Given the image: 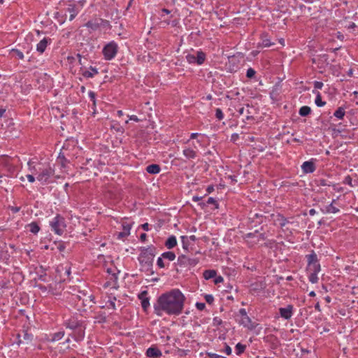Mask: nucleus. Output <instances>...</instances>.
<instances>
[{
    "label": "nucleus",
    "instance_id": "1",
    "mask_svg": "<svg viewBox=\"0 0 358 358\" xmlns=\"http://www.w3.org/2000/svg\"><path fill=\"white\" fill-rule=\"evenodd\" d=\"M185 296L179 289H173L161 294L154 303V313L162 316L165 313L168 315H179L184 308Z\"/></svg>",
    "mask_w": 358,
    "mask_h": 358
},
{
    "label": "nucleus",
    "instance_id": "2",
    "mask_svg": "<svg viewBox=\"0 0 358 358\" xmlns=\"http://www.w3.org/2000/svg\"><path fill=\"white\" fill-rule=\"evenodd\" d=\"M139 250L141 253L138 257V260L141 266L140 270L148 275H153L155 272L152 267L157 252L156 247L152 245L148 247H140Z\"/></svg>",
    "mask_w": 358,
    "mask_h": 358
},
{
    "label": "nucleus",
    "instance_id": "3",
    "mask_svg": "<svg viewBox=\"0 0 358 358\" xmlns=\"http://www.w3.org/2000/svg\"><path fill=\"white\" fill-rule=\"evenodd\" d=\"M50 226L52 231L55 234L62 235L66 227L65 219L59 214H57V215L50 222Z\"/></svg>",
    "mask_w": 358,
    "mask_h": 358
},
{
    "label": "nucleus",
    "instance_id": "4",
    "mask_svg": "<svg viewBox=\"0 0 358 358\" xmlns=\"http://www.w3.org/2000/svg\"><path fill=\"white\" fill-rule=\"evenodd\" d=\"M117 50L118 47L115 42L111 41L107 43L102 50L104 59L106 60L113 59L116 56Z\"/></svg>",
    "mask_w": 358,
    "mask_h": 358
},
{
    "label": "nucleus",
    "instance_id": "5",
    "mask_svg": "<svg viewBox=\"0 0 358 358\" xmlns=\"http://www.w3.org/2000/svg\"><path fill=\"white\" fill-rule=\"evenodd\" d=\"M55 174V170L51 167L44 169H39L37 175V180L42 184H47L49 182V179Z\"/></svg>",
    "mask_w": 358,
    "mask_h": 358
},
{
    "label": "nucleus",
    "instance_id": "6",
    "mask_svg": "<svg viewBox=\"0 0 358 358\" xmlns=\"http://www.w3.org/2000/svg\"><path fill=\"white\" fill-rule=\"evenodd\" d=\"M186 60L189 64L201 65L204 63L206 55L203 51H197L196 55L187 54L185 56Z\"/></svg>",
    "mask_w": 358,
    "mask_h": 358
},
{
    "label": "nucleus",
    "instance_id": "7",
    "mask_svg": "<svg viewBox=\"0 0 358 358\" xmlns=\"http://www.w3.org/2000/svg\"><path fill=\"white\" fill-rule=\"evenodd\" d=\"M198 263V258H189L185 255H179L177 259V264L180 266H195Z\"/></svg>",
    "mask_w": 358,
    "mask_h": 358
},
{
    "label": "nucleus",
    "instance_id": "8",
    "mask_svg": "<svg viewBox=\"0 0 358 358\" xmlns=\"http://www.w3.org/2000/svg\"><path fill=\"white\" fill-rule=\"evenodd\" d=\"M315 159H310L304 162L301 165V170L303 173H313L316 170Z\"/></svg>",
    "mask_w": 358,
    "mask_h": 358
},
{
    "label": "nucleus",
    "instance_id": "9",
    "mask_svg": "<svg viewBox=\"0 0 358 358\" xmlns=\"http://www.w3.org/2000/svg\"><path fill=\"white\" fill-rule=\"evenodd\" d=\"M108 23V21L104 20L103 19H95L92 20H89L85 26L87 28L90 29L92 31L97 30L101 26L105 25V24Z\"/></svg>",
    "mask_w": 358,
    "mask_h": 358
},
{
    "label": "nucleus",
    "instance_id": "10",
    "mask_svg": "<svg viewBox=\"0 0 358 358\" xmlns=\"http://www.w3.org/2000/svg\"><path fill=\"white\" fill-rule=\"evenodd\" d=\"M85 325L83 324L78 329L73 331V333L70 334L76 341L80 342L85 338Z\"/></svg>",
    "mask_w": 358,
    "mask_h": 358
},
{
    "label": "nucleus",
    "instance_id": "11",
    "mask_svg": "<svg viewBox=\"0 0 358 358\" xmlns=\"http://www.w3.org/2000/svg\"><path fill=\"white\" fill-rule=\"evenodd\" d=\"M293 310V305L289 304L285 308H280L279 314L282 318L288 320L292 317Z\"/></svg>",
    "mask_w": 358,
    "mask_h": 358
},
{
    "label": "nucleus",
    "instance_id": "12",
    "mask_svg": "<svg viewBox=\"0 0 358 358\" xmlns=\"http://www.w3.org/2000/svg\"><path fill=\"white\" fill-rule=\"evenodd\" d=\"M84 323L82 321L77 320L76 318H70L64 322V326L66 329H69L72 331L78 329Z\"/></svg>",
    "mask_w": 358,
    "mask_h": 358
},
{
    "label": "nucleus",
    "instance_id": "13",
    "mask_svg": "<svg viewBox=\"0 0 358 358\" xmlns=\"http://www.w3.org/2000/svg\"><path fill=\"white\" fill-rule=\"evenodd\" d=\"M148 294V291L144 290L138 296V299L141 300L142 308L145 312H146L150 307V299L147 296Z\"/></svg>",
    "mask_w": 358,
    "mask_h": 358
},
{
    "label": "nucleus",
    "instance_id": "14",
    "mask_svg": "<svg viewBox=\"0 0 358 358\" xmlns=\"http://www.w3.org/2000/svg\"><path fill=\"white\" fill-rule=\"evenodd\" d=\"M50 43H51V39L50 38H48V37L43 38L36 45L37 52H38L40 54H43L45 52L48 45H49Z\"/></svg>",
    "mask_w": 358,
    "mask_h": 358
},
{
    "label": "nucleus",
    "instance_id": "15",
    "mask_svg": "<svg viewBox=\"0 0 358 358\" xmlns=\"http://www.w3.org/2000/svg\"><path fill=\"white\" fill-rule=\"evenodd\" d=\"M145 355L150 358H158L162 355V353L157 347L151 346L146 350Z\"/></svg>",
    "mask_w": 358,
    "mask_h": 358
},
{
    "label": "nucleus",
    "instance_id": "16",
    "mask_svg": "<svg viewBox=\"0 0 358 358\" xmlns=\"http://www.w3.org/2000/svg\"><path fill=\"white\" fill-rule=\"evenodd\" d=\"M239 324L243 325L244 327H247L250 330H253L257 326L252 322L251 319L248 315L246 316H243V317L241 318V320L239 321Z\"/></svg>",
    "mask_w": 358,
    "mask_h": 358
},
{
    "label": "nucleus",
    "instance_id": "17",
    "mask_svg": "<svg viewBox=\"0 0 358 358\" xmlns=\"http://www.w3.org/2000/svg\"><path fill=\"white\" fill-rule=\"evenodd\" d=\"M271 216L274 217V224H279L280 227H283L289 223L288 220L281 214H277L276 215L272 214Z\"/></svg>",
    "mask_w": 358,
    "mask_h": 358
},
{
    "label": "nucleus",
    "instance_id": "18",
    "mask_svg": "<svg viewBox=\"0 0 358 358\" xmlns=\"http://www.w3.org/2000/svg\"><path fill=\"white\" fill-rule=\"evenodd\" d=\"M250 106L249 104L246 105V108L242 107L238 110V112L240 115L245 116V120H255L254 117L251 115V112L250 111Z\"/></svg>",
    "mask_w": 358,
    "mask_h": 358
},
{
    "label": "nucleus",
    "instance_id": "19",
    "mask_svg": "<svg viewBox=\"0 0 358 358\" xmlns=\"http://www.w3.org/2000/svg\"><path fill=\"white\" fill-rule=\"evenodd\" d=\"M131 227L129 224L123 223L122 224L123 230H122V231L119 232L117 234V238L118 239H120V238L128 236L130 234Z\"/></svg>",
    "mask_w": 358,
    "mask_h": 358
},
{
    "label": "nucleus",
    "instance_id": "20",
    "mask_svg": "<svg viewBox=\"0 0 358 358\" xmlns=\"http://www.w3.org/2000/svg\"><path fill=\"white\" fill-rule=\"evenodd\" d=\"M317 61L319 62V68H322L325 65L329 64V55L327 54H322L317 57Z\"/></svg>",
    "mask_w": 358,
    "mask_h": 358
},
{
    "label": "nucleus",
    "instance_id": "21",
    "mask_svg": "<svg viewBox=\"0 0 358 358\" xmlns=\"http://www.w3.org/2000/svg\"><path fill=\"white\" fill-rule=\"evenodd\" d=\"M90 70H85L82 75L83 77L86 78H93L95 75L99 73L98 69L96 67H93L92 66H90Z\"/></svg>",
    "mask_w": 358,
    "mask_h": 358
},
{
    "label": "nucleus",
    "instance_id": "22",
    "mask_svg": "<svg viewBox=\"0 0 358 358\" xmlns=\"http://www.w3.org/2000/svg\"><path fill=\"white\" fill-rule=\"evenodd\" d=\"M67 11L70 13L69 20L72 21L78 13V9L76 5L69 4Z\"/></svg>",
    "mask_w": 358,
    "mask_h": 358
},
{
    "label": "nucleus",
    "instance_id": "23",
    "mask_svg": "<svg viewBox=\"0 0 358 358\" xmlns=\"http://www.w3.org/2000/svg\"><path fill=\"white\" fill-rule=\"evenodd\" d=\"M182 153L184 156L188 159H195L197 156L196 152L190 148H186L183 150Z\"/></svg>",
    "mask_w": 358,
    "mask_h": 358
},
{
    "label": "nucleus",
    "instance_id": "24",
    "mask_svg": "<svg viewBox=\"0 0 358 358\" xmlns=\"http://www.w3.org/2000/svg\"><path fill=\"white\" fill-rule=\"evenodd\" d=\"M307 259L308 265H312L313 264H315L319 262L317 256L314 250H312L310 254L307 255L306 256Z\"/></svg>",
    "mask_w": 358,
    "mask_h": 358
},
{
    "label": "nucleus",
    "instance_id": "25",
    "mask_svg": "<svg viewBox=\"0 0 358 358\" xmlns=\"http://www.w3.org/2000/svg\"><path fill=\"white\" fill-rule=\"evenodd\" d=\"M161 167L156 164H150L146 167V171L150 174H157L160 172Z\"/></svg>",
    "mask_w": 358,
    "mask_h": 358
},
{
    "label": "nucleus",
    "instance_id": "26",
    "mask_svg": "<svg viewBox=\"0 0 358 358\" xmlns=\"http://www.w3.org/2000/svg\"><path fill=\"white\" fill-rule=\"evenodd\" d=\"M165 246L168 249H172L177 245V240L175 236H170L165 242Z\"/></svg>",
    "mask_w": 358,
    "mask_h": 358
},
{
    "label": "nucleus",
    "instance_id": "27",
    "mask_svg": "<svg viewBox=\"0 0 358 358\" xmlns=\"http://www.w3.org/2000/svg\"><path fill=\"white\" fill-rule=\"evenodd\" d=\"M26 228L34 234H36L40 231V227L36 222H32L26 225Z\"/></svg>",
    "mask_w": 358,
    "mask_h": 358
},
{
    "label": "nucleus",
    "instance_id": "28",
    "mask_svg": "<svg viewBox=\"0 0 358 358\" xmlns=\"http://www.w3.org/2000/svg\"><path fill=\"white\" fill-rule=\"evenodd\" d=\"M321 210L323 213H336L339 212V209L333 205V202L325 206L324 208H322Z\"/></svg>",
    "mask_w": 358,
    "mask_h": 358
},
{
    "label": "nucleus",
    "instance_id": "29",
    "mask_svg": "<svg viewBox=\"0 0 358 358\" xmlns=\"http://www.w3.org/2000/svg\"><path fill=\"white\" fill-rule=\"evenodd\" d=\"M117 273H113L108 278V281H107L105 285H104V287H107L110 285H111L113 284V287H115V285L117 284Z\"/></svg>",
    "mask_w": 358,
    "mask_h": 358
},
{
    "label": "nucleus",
    "instance_id": "30",
    "mask_svg": "<svg viewBox=\"0 0 358 358\" xmlns=\"http://www.w3.org/2000/svg\"><path fill=\"white\" fill-rule=\"evenodd\" d=\"M313 93L316 94V97H315V103L316 106L318 107L324 106L326 104V102L323 101L322 100L321 94L318 91H316V90H313Z\"/></svg>",
    "mask_w": 358,
    "mask_h": 358
},
{
    "label": "nucleus",
    "instance_id": "31",
    "mask_svg": "<svg viewBox=\"0 0 358 358\" xmlns=\"http://www.w3.org/2000/svg\"><path fill=\"white\" fill-rule=\"evenodd\" d=\"M217 271L213 269L205 270L203 276L206 280H210L216 277Z\"/></svg>",
    "mask_w": 358,
    "mask_h": 358
},
{
    "label": "nucleus",
    "instance_id": "32",
    "mask_svg": "<svg viewBox=\"0 0 358 358\" xmlns=\"http://www.w3.org/2000/svg\"><path fill=\"white\" fill-rule=\"evenodd\" d=\"M64 331H59L58 332L51 334V338L50 339L52 342H55L61 340L64 336Z\"/></svg>",
    "mask_w": 358,
    "mask_h": 358
},
{
    "label": "nucleus",
    "instance_id": "33",
    "mask_svg": "<svg viewBox=\"0 0 358 358\" xmlns=\"http://www.w3.org/2000/svg\"><path fill=\"white\" fill-rule=\"evenodd\" d=\"M268 34L266 33H263L261 35V38H262V46L264 47H270L271 45H273V43H272L270 41L269 38H268Z\"/></svg>",
    "mask_w": 358,
    "mask_h": 358
},
{
    "label": "nucleus",
    "instance_id": "34",
    "mask_svg": "<svg viewBox=\"0 0 358 358\" xmlns=\"http://www.w3.org/2000/svg\"><path fill=\"white\" fill-rule=\"evenodd\" d=\"M311 113V108L309 106H303L299 108V114L302 117L308 116Z\"/></svg>",
    "mask_w": 358,
    "mask_h": 358
},
{
    "label": "nucleus",
    "instance_id": "35",
    "mask_svg": "<svg viewBox=\"0 0 358 358\" xmlns=\"http://www.w3.org/2000/svg\"><path fill=\"white\" fill-rule=\"evenodd\" d=\"M246 349V345L241 343H238L235 346V352L237 355H242Z\"/></svg>",
    "mask_w": 358,
    "mask_h": 358
},
{
    "label": "nucleus",
    "instance_id": "36",
    "mask_svg": "<svg viewBox=\"0 0 358 358\" xmlns=\"http://www.w3.org/2000/svg\"><path fill=\"white\" fill-rule=\"evenodd\" d=\"M345 114V109L343 107H339L334 113V116L339 120H343Z\"/></svg>",
    "mask_w": 358,
    "mask_h": 358
},
{
    "label": "nucleus",
    "instance_id": "37",
    "mask_svg": "<svg viewBox=\"0 0 358 358\" xmlns=\"http://www.w3.org/2000/svg\"><path fill=\"white\" fill-rule=\"evenodd\" d=\"M162 257L169 261H173L176 259V255L173 252H164L162 254Z\"/></svg>",
    "mask_w": 358,
    "mask_h": 358
},
{
    "label": "nucleus",
    "instance_id": "38",
    "mask_svg": "<svg viewBox=\"0 0 358 358\" xmlns=\"http://www.w3.org/2000/svg\"><path fill=\"white\" fill-rule=\"evenodd\" d=\"M23 339L27 343H29L33 340V334H29L27 330L23 331Z\"/></svg>",
    "mask_w": 358,
    "mask_h": 358
},
{
    "label": "nucleus",
    "instance_id": "39",
    "mask_svg": "<svg viewBox=\"0 0 358 358\" xmlns=\"http://www.w3.org/2000/svg\"><path fill=\"white\" fill-rule=\"evenodd\" d=\"M180 238L183 249L187 251L189 247L188 237L187 236H182Z\"/></svg>",
    "mask_w": 358,
    "mask_h": 358
},
{
    "label": "nucleus",
    "instance_id": "40",
    "mask_svg": "<svg viewBox=\"0 0 358 358\" xmlns=\"http://www.w3.org/2000/svg\"><path fill=\"white\" fill-rule=\"evenodd\" d=\"M310 267V269L313 271V273H318L320 271V264L318 262L315 264H313L312 265L308 266Z\"/></svg>",
    "mask_w": 358,
    "mask_h": 358
},
{
    "label": "nucleus",
    "instance_id": "41",
    "mask_svg": "<svg viewBox=\"0 0 358 358\" xmlns=\"http://www.w3.org/2000/svg\"><path fill=\"white\" fill-rule=\"evenodd\" d=\"M58 159L61 162L62 166L64 167L66 166V163L69 162V161L65 157L64 155L62 152L59 154Z\"/></svg>",
    "mask_w": 358,
    "mask_h": 358
},
{
    "label": "nucleus",
    "instance_id": "42",
    "mask_svg": "<svg viewBox=\"0 0 358 358\" xmlns=\"http://www.w3.org/2000/svg\"><path fill=\"white\" fill-rule=\"evenodd\" d=\"M309 281L312 283H317L318 282V277L317 273H311L308 276Z\"/></svg>",
    "mask_w": 358,
    "mask_h": 358
},
{
    "label": "nucleus",
    "instance_id": "43",
    "mask_svg": "<svg viewBox=\"0 0 358 358\" xmlns=\"http://www.w3.org/2000/svg\"><path fill=\"white\" fill-rule=\"evenodd\" d=\"M235 59V57L234 56H231L229 58V69L230 70V71H236V69L237 68V66H235L234 64L231 65V63L234 62V60Z\"/></svg>",
    "mask_w": 358,
    "mask_h": 358
},
{
    "label": "nucleus",
    "instance_id": "44",
    "mask_svg": "<svg viewBox=\"0 0 358 358\" xmlns=\"http://www.w3.org/2000/svg\"><path fill=\"white\" fill-rule=\"evenodd\" d=\"M215 117L216 118H217L219 120H222L223 118H224V114H223V112L222 110L217 108H216L215 110Z\"/></svg>",
    "mask_w": 358,
    "mask_h": 358
},
{
    "label": "nucleus",
    "instance_id": "45",
    "mask_svg": "<svg viewBox=\"0 0 358 358\" xmlns=\"http://www.w3.org/2000/svg\"><path fill=\"white\" fill-rule=\"evenodd\" d=\"M256 74V71L252 68H249L246 72V77L248 78H252Z\"/></svg>",
    "mask_w": 358,
    "mask_h": 358
},
{
    "label": "nucleus",
    "instance_id": "46",
    "mask_svg": "<svg viewBox=\"0 0 358 358\" xmlns=\"http://www.w3.org/2000/svg\"><path fill=\"white\" fill-rule=\"evenodd\" d=\"M12 52L13 54H15L16 55V57H18V59H24V55H23L22 52H21L20 50H19L17 49H13Z\"/></svg>",
    "mask_w": 358,
    "mask_h": 358
},
{
    "label": "nucleus",
    "instance_id": "47",
    "mask_svg": "<svg viewBox=\"0 0 358 358\" xmlns=\"http://www.w3.org/2000/svg\"><path fill=\"white\" fill-rule=\"evenodd\" d=\"M204 298H205V300L208 303V304H212L214 301V297L213 295L211 294H206L204 296Z\"/></svg>",
    "mask_w": 358,
    "mask_h": 358
},
{
    "label": "nucleus",
    "instance_id": "48",
    "mask_svg": "<svg viewBox=\"0 0 358 358\" xmlns=\"http://www.w3.org/2000/svg\"><path fill=\"white\" fill-rule=\"evenodd\" d=\"M157 264L160 268H163L165 267V264L163 261V257H162V256L158 257L157 260Z\"/></svg>",
    "mask_w": 358,
    "mask_h": 358
},
{
    "label": "nucleus",
    "instance_id": "49",
    "mask_svg": "<svg viewBox=\"0 0 358 358\" xmlns=\"http://www.w3.org/2000/svg\"><path fill=\"white\" fill-rule=\"evenodd\" d=\"M206 203L207 205H209V204H215L216 206V208H218V203L217 202L215 201V199L213 197H209L208 199V200L206 201Z\"/></svg>",
    "mask_w": 358,
    "mask_h": 358
},
{
    "label": "nucleus",
    "instance_id": "50",
    "mask_svg": "<svg viewBox=\"0 0 358 358\" xmlns=\"http://www.w3.org/2000/svg\"><path fill=\"white\" fill-rule=\"evenodd\" d=\"M213 321V325L216 327L220 326L222 324V320L218 317H214Z\"/></svg>",
    "mask_w": 358,
    "mask_h": 358
},
{
    "label": "nucleus",
    "instance_id": "51",
    "mask_svg": "<svg viewBox=\"0 0 358 358\" xmlns=\"http://www.w3.org/2000/svg\"><path fill=\"white\" fill-rule=\"evenodd\" d=\"M96 319H98L99 322H106V317L104 313H99L96 317Z\"/></svg>",
    "mask_w": 358,
    "mask_h": 358
},
{
    "label": "nucleus",
    "instance_id": "52",
    "mask_svg": "<svg viewBox=\"0 0 358 358\" xmlns=\"http://www.w3.org/2000/svg\"><path fill=\"white\" fill-rule=\"evenodd\" d=\"M89 96L90 98V100L93 102V105L95 106L96 105V99H95L96 94L92 91H90Z\"/></svg>",
    "mask_w": 358,
    "mask_h": 358
},
{
    "label": "nucleus",
    "instance_id": "53",
    "mask_svg": "<svg viewBox=\"0 0 358 358\" xmlns=\"http://www.w3.org/2000/svg\"><path fill=\"white\" fill-rule=\"evenodd\" d=\"M196 308L199 310H203L206 308V304L201 302H196L195 304Z\"/></svg>",
    "mask_w": 358,
    "mask_h": 358
},
{
    "label": "nucleus",
    "instance_id": "54",
    "mask_svg": "<svg viewBox=\"0 0 358 358\" xmlns=\"http://www.w3.org/2000/svg\"><path fill=\"white\" fill-rule=\"evenodd\" d=\"M223 280H224V278H223V277H222V276H221V275H218V276H217V275H216V277H215V278H214V283H215V285H217V284H219V283H220V282H223Z\"/></svg>",
    "mask_w": 358,
    "mask_h": 358
},
{
    "label": "nucleus",
    "instance_id": "55",
    "mask_svg": "<svg viewBox=\"0 0 358 358\" xmlns=\"http://www.w3.org/2000/svg\"><path fill=\"white\" fill-rule=\"evenodd\" d=\"M207 355L210 358H226L224 356H222V355H217L215 353L208 352V353H207Z\"/></svg>",
    "mask_w": 358,
    "mask_h": 358
},
{
    "label": "nucleus",
    "instance_id": "56",
    "mask_svg": "<svg viewBox=\"0 0 358 358\" xmlns=\"http://www.w3.org/2000/svg\"><path fill=\"white\" fill-rule=\"evenodd\" d=\"M315 89H322L323 87V83L320 81H315L313 83Z\"/></svg>",
    "mask_w": 358,
    "mask_h": 358
},
{
    "label": "nucleus",
    "instance_id": "57",
    "mask_svg": "<svg viewBox=\"0 0 358 358\" xmlns=\"http://www.w3.org/2000/svg\"><path fill=\"white\" fill-rule=\"evenodd\" d=\"M66 247H65V244L64 242H59L57 245V249L59 250V251L60 252H63L64 250H65Z\"/></svg>",
    "mask_w": 358,
    "mask_h": 358
},
{
    "label": "nucleus",
    "instance_id": "58",
    "mask_svg": "<svg viewBox=\"0 0 358 358\" xmlns=\"http://www.w3.org/2000/svg\"><path fill=\"white\" fill-rule=\"evenodd\" d=\"M231 348L229 345H228L227 344L225 343V348H224V352L227 355H230L231 354Z\"/></svg>",
    "mask_w": 358,
    "mask_h": 358
},
{
    "label": "nucleus",
    "instance_id": "59",
    "mask_svg": "<svg viewBox=\"0 0 358 358\" xmlns=\"http://www.w3.org/2000/svg\"><path fill=\"white\" fill-rule=\"evenodd\" d=\"M112 129H115L116 131L122 133L124 131V129L122 127H121L120 125H113Z\"/></svg>",
    "mask_w": 358,
    "mask_h": 358
},
{
    "label": "nucleus",
    "instance_id": "60",
    "mask_svg": "<svg viewBox=\"0 0 358 358\" xmlns=\"http://www.w3.org/2000/svg\"><path fill=\"white\" fill-rule=\"evenodd\" d=\"M9 209L12 211L13 213H17L20 210V207L9 206Z\"/></svg>",
    "mask_w": 358,
    "mask_h": 358
},
{
    "label": "nucleus",
    "instance_id": "61",
    "mask_svg": "<svg viewBox=\"0 0 358 358\" xmlns=\"http://www.w3.org/2000/svg\"><path fill=\"white\" fill-rule=\"evenodd\" d=\"M258 233V231L256 230L255 232H250L245 234V238H250L255 237V234Z\"/></svg>",
    "mask_w": 358,
    "mask_h": 358
},
{
    "label": "nucleus",
    "instance_id": "62",
    "mask_svg": "<svg viewBox=\"0 0 358 358\" xmlns=\"http://www.w3.org/2000/svg\"><path fill=\"white\" fill-rule=\"evenodd\" d=\"M317 121L320 122L324 126H327L328 123V121L325 120L322 115L317 119Z\"/></svg>",
    "mask_w": 358,
    "mask_h": 358
},
{
    "label": "nucleus",
    "instance_id": "63",
    "mask_svg": "<svg viewBox=\"0 0 358 358\" xmlns=\"http://www.w3.org/2000/svg\"><path fill=\"white\" fill-rule=\"evenodd\" d=\"M320 185L321 186H330V185L328 183V181L325 179H321L320 180Z\"/></svg>",
    "mask_w": 358,
    "mask_h": 358
},
{
    "label": "nucleus",
    "instance_id": "64",
    "mask_svg": "<svg viewBox=\"0 0 358 358\" xmlns=\"http://www.w3.org/2000/svg\"><path fill=\"white\" fill-rule=\"evenodd\" d=\"M141 228L144 230V231H148L150 229V225L148 223H144L143 224H141Z\"/></svg>",
    "mask_w": 358,
    "mask_h": 358
}]
</instances>
